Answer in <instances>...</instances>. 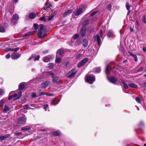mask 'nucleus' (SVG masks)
Segmentation results:
<instances>
[{
  "mask_svg": "<svg viewBox=\"0 0 146 146\" xmlns=\"http://www.w3.org/2000/svg\"><path fill=\"white\" fill-rule=\"evenodd\" d=\"M94 72L95 73H99L101 71L100 68V67H97L94 69Z\"/></svg>",
  "mask_w": 146,
  "mask_h": 146,
  "instance_id": "obj_22",
  "label": "nucleus"
},
{
  "mask_svg": "<svg viewBox=\"0 0 146 146\" xmlns=\"http://www.w3.org/2000/svg\"><path fill=\"white\" fill-rule=\"evenodd\" d=\"M128 85L130 87H132L135 88H137V86L136 85L133 83H129L128 84Z\"/></svg>",
  "mask_w": 146,
  "mask_h": 146,
  "instance_id": "obj_23",
  "label": "nucleus"
},
{
  "mask_svg": "<svg viewBox=\"0 0 146 146\" xmlns=\"http://www.w3.org/2000/svg\"><path fill=\"white\" fill-rule=\"evenodd\" d=\"M113 33L111 31H109L107 34V36L108 37H110L111 35Z\"/></svg>",
  "mask_w": 146,
  "mask_h": 146,
  "instance_id": "obj_30",
  "label": "nucleus"
},
{
  "mask_svg": "<svg viewBox=\"0 0 146 146\" xmlns=\"http://www.w3.org/2000/svg\"><path fill=\"white\" fill-rule=\"evenodd\" d=\"M4 104V100H1L0 102V106L3 105Z\"/></svg>",
  "mask_w": 146,
  "mask_h": 146,
  "instance_id": "obj_50",
  "label": "nucleus"
},
{
  "mask_svg": "<svg viewBox=\"0 0 146 146\" xmlns=\"http://www.w3.org/2000/svg\"><path fill=\"white\" fill-rule=\"evenodd\" d=\"M40 57L39 56H37L36 58H33V60H34V61H35L36 60H38L39 58H40Z\"/></svg>",
  "mask_w": 146,
  "mask_h": 146,
  "instance_id": "obj_47",
  "label": "nucleus"
},
{
  "mask_svg": "<svg viewBox=\"0 0 146 146\" xmlns=\"http://www.w3.org/2000/svg\"><path fill=\"white\" fill-rule=\"evenodd\" d=\"M12 99H13V95L12 96H9L8 98L9 100H10Z\"/></svg>",
  "mask_w": 146,
  "mask_h": 146,
  "instance_id": "obj_54",
  "label": "nucleus"
},
{
  "mask_svg": "<svg viewBox=\"0 0 146 146\" xmlns=\"http://www.w3.org/2000/svg\"><path fill=\"white\" fill-rule=\"evenodd\" d=\"M73 12L72 10H69L66 11L63 14V16L65 17L71 14Z\"/></svg>",
  "mask_w": 146,
  "mask_h": 146,
  "instance_id": "obj_7",
  "label": "nucleus"
},
{
  "mask_svg": "<svg viewBox=\"0 0 146 146\" xmlns=\"http://www.w3.org/2000/svg\"><path fill=\"white\" fill-rule=\"evenodd\" d=\"M111 69L109 65H108L106 68V74L108 75V74L110 72Z\"/></svg>",
  "mask_w": 146,
  "mask_h": 146,
  "instance_id": "obj_17",
  "label": "nucleus"
},
{
  "mask_svg": "<svg viewBox=\"0 0 146 146\" xmlns=\"http://www.w3.org/2000/svg\"><path fill=\"white\" fill-rule=\"evenodd\" d=\"M34 27L35 28V30H36L38 28V25L37 24L35 23L34 24Z\"/></svg>",
  "mask_w": 146,
  "mask_h": 146,
  "instance_id": "obj_45",
  "label": "nucleus"
},
{
  "mask_svg": "<svg viewBox=\"0 0 146 146\" xmlns=\"http://www.w3.org/2000/svg\"><path fill=\"white\" fill-rule=\"evenodd\" d=\"M46 33H44V34H43V35L42 36V38H44L46 36Z\"/></svg>",
  "mask_w": 146,
  "mask_h": 146,
  "instance_id": "obj_61",
  "label": "nucleus"
},
{
  "mask_svg": "<svg viewBox=\"0 0 146 146\" xmlns=\"http://www.w3.org/2000/svg\"><path fill=\"white\" fill-rule=\"evenodd\" d=\"M21 134V133H17L15 134V135L16 136H18L19 135H20Z\"/></svg>",
  "mask_w": 146,
  "mask_h": 146,
  "instance_id": "obj_62",
  "label": "nucleus"
},
{
  "mask_svg": "<svg viewBox=\"0 0 146 146\" xmlns=\"http://www.w3.org/2000/svg\"><path fill=\"white\" fill-rule=\"evenodd\" d=\"M86 81L90 84L93 83L95 80V77L93 75L87 74L86 76Z\"/></svg>",
  "mask_w": 146,
  "mask_h": 146,
  "instance_id": "obj_1",
  "label": "nucleus"
},
{
  "mask_svg": "<svg viewBox=\"0 0 146 146\" xmlns=\"http://www.w3.org/2000/svg\"><path fill=\"white\" fill-rule=\"evenodd\" d=\"M63 53V52L62 50L61 49L58 50L57 53L56 55V57L62 56Z\"/></svg>",
  "mask_w": 146,
  "mask_h": 146,
  "instance_id": "obj_13",
  "label": "nucleus"
},
{
  "mask_svg": "<svg viewBox=\"0 0 146 146\" xmlns=\"http://www.w3.org/2000/svg\"><path fill=\"white\" fill-rule=\"evenodd\" d=\"M8 137L7 136H0V141H2L7 138Z\"/></svg>",
  "mask_w": 146,
  "mask_h": 146,
  "instance_id": "obj_28",
  "label": "nucleus"
},
{
  "mask_svg": "<svg viewBox=\"0 0 146 146\" xmlns=\"http://www.w3.org/2000/svg\"><path fill=\"white\" fill-rule=\"evenodd\" d=\"M10 110V108L9 106L6 105H5L4 108L3 110V112L4 113H5Z\"/></svg>",
  "mask_w": 146,
  "mask_h": 146,
  "instance_id": "obj_11",
  "label": "nucleus"
},
{
  "mask_svg": "<svg viewBox=\"0 0 146 146\" xmlns=\"http://www.w3.org/2000/svg\"><path fill=\"white\" fill-rule=\"evenodd\" d=\"M133 58H134V60L135 62H137V57L136 55H133Z\"/></svg>",
  "mask_w": 146,
  "mask_h": 146,
  "instance_id": "obj_49",
  "label": "nucleus"
},
{
  "mask_svg": "<svg viewBox=\"0 0 146 146\" xmlns=\"http://www.w3.org/2000/svg\"><path fill=\"white\" fill-rule=\"evenodd\" d=\"M36 16V15L35 13H32L29 14V17L30 19H33L35 18Z\"/></svg>",
  "mask_w": 146,
  "mask_h": 146,
  "instance_id": "obj_21",
  "label": "nucleus"
},
{
  "mask_svg": "<svg viewBox=\"0 0 146 146\" xmlns=\"http://www.w3.org/2000/svg\"><path fill=\"white\" fill-rule=\"evenodd\" d=\"M32 33V32H29L28 33L25 34L23 36L25 37L27 36L30 35H31Z\"/></svg>",
  "mask_w": 146,
  "mask_h": 146,
  "instance_id": "obj_40",
  "label": "nucleus"
},
{
  "mask_svg": "<svg viewBox=\"0 0 146 146\" xmlns=\"http://www.w3.org/2000/svg\"><path fill=\"white\" fill-rule=\"evenodd\" d=\"M39 19L40 20L43 21H46V20L45 17H40L39 18Z\"/></svg>",
  "mask_w": 146,
  "mask_h": 146,
  "instance_id": "obj_43",
  "label": "nucleus"
},
{
  "mask_svg": "<svg viewBox=\"0 0 146 146\" xmlns=\"http://www.w3.org/2000/svg\"><path fill=\"white\" fill-rule=\"evenodd\" d=\"M4 93V91L1 89H0V95L3 94Z\"/></svg>",
  "mask_w": 146,
  "mask_h": 146,
  "instance_id": "obj_48",
  "label": "nucleus"
},
{
  "mask_svg": "<svg viewBox=\"0 0 146 146\" xmlns=\"http://www.w3.org/2000/svg\"><path fill=\"white\" fill-rule=\"evenodd\" d=\"M5 31V28L1 26H0V32L3 33Z\"/></svg>",
  "mask_w": 146,
  "mask_h": 146,
  "instance_id": "obj_35",
  "label": "nucleus"
},
{
  "mask_svg": "<svg viewBox=\"0 0 146 146\" xmlns=\"http://www.w3.org/2000/svg\"><path fill=\"white\" fill-rule=\"evenodd\" d=\"M10 55L9 54H8L6 55V57L8 59L10 57Z\"/></svg>",
  "mask_w": 146,
  "mask_h": 146,
  "instance_id": "obj_55",
  "label": "nucleus"
},
{
  "mask_svg": "<svg viewBox=\"0 0 146 146\" xmlns=\"http://www.w3.org/2000/svg\"><path fill=\"white\" fill-rule=\"evenodd\" d=\"M53 81L54 83H58L59 82V80L58 78L57 77H54L52 78Z\"/></svg>",
  "mask_w": 146,
  "mask_h": 146,
  "instance_id": "obj_18",
  "label": "nucleus"
},
{
  "mask_svg": "<svg viewBox=\"0 0 146 146\" xmlns=\"http://www.w3.org/2000/svg\"><path fill=\"white\" fill-rule=\"evenodd\" d=\"M46 7H44V9H45V10H46V9L48 8V7H50L48 5V4L47 3H46Z\"/></svg>",
  "mask_w": 146,
  "mask_h": 146,
  "instance_id": "obj_46",
  "label": "nucleus"
},
{
  "mask_svg": "<svg viewBox=\"0 0 146 146\" xmlns=\"http://www.w3.org/2000/svg\"><path fill=\"white\" fill-rule=\"evenodd\" d=\"M0 82L1 84H2V83H3V80L1 78H0Z\"/></svg>",
  "mask_w": 146,
  "mask_h": 146,
  "instance_id": "obj_64",
  "label": "nucleus"
},
{
  "mask_svg": "<svg viewBox=\"0 0 146 146\" xmlns=\"http://www.w3.org/2000/svg\"><path fill=\"white\" fill-rule=\"evenodd\" d=\"M108 79L110 82L113 83L116 82L117 80V79L113 76H111L109 78H108Z\"/></svg>",
  "mask_w": 146,
  "mask_h": 146,
  "instance_id": "obj_8",
  "label": "nucleus"
},
{
  "mask_svg": "<svg viewBox=\"0 0 146 146\" xmlns=\"http://www.w3.org/2000/svg\"><path fill=\"white\" fill-rule=\"evenodd\" d=\"M53 135L54 136H59L60 135V133L57 131H54L52 133Z\"/></svg>",
  "mask_w": 146,
  "mask_h": 146,
  "instance_id": "obj_27",
  "label": "nucleus"
},
{
  "mask_svg": "<svg viewBox=\"0 0 146 146\" xmlns=\"http://www.w3.org/2000/svg\"><path fill=\"white\" fill-rule=\"evenodd\" d=\"M48 104H46L45 105H44V109H46V108L47 107H48Z\"/></svg>",
  "mask_w": 146,
  "mask_h": 146,
  "instance_id": "obj_59",
  "label": "nucleus"
},
{
  "mask_svg": "<svg viewBox=\"0 0 146 146\" xmlns=\"http://www.w3.org/2000/svg\"><path fill=\"white\" fill-rule=\"evenodd\" d=\"M66 67H69V62H66L65 64Z\"/></svg>",
  "mask_w": 146,
  "mask_h": 146,
  "instance_id": "obj_57",
  "label": "nucleus"
},
{
  "mask_svg": "<svg viewBox=\"0 0 146 146\" xmlns=\"http://www.w3.org/2000/svg\"><path fill=\"white\" fill-rule=\"evenodd\" d=\"M46 95L48 96H52V94L49 93H46Z\"/></svg>",
  "mask_w": 146,
  "mask_h": 146,
  "instance_id": "obj_53",
  "label": "nucleus"
},
{
  "mask_svg": "<svg viewBox=\"0 0 146 146\" xmlns=\"http://www.w3.org/2000/svg\"><path fill=\"white\" fill-rule=\"evenodd\" d=\"M89 23V20H86L84 21L83 23V24L84 26H86Z\"/></svg>",
  "mask_w": 146,
  "mask_h": 146,
  "instance_id": "obj_31",
  "label": "nucleus"
},
{
  "mask_svg": "<svg viewBox=\"0 0 146 146\" xmlns=\"http://www.w3.org/2000/svg\"><path fill=\"white\" fill-rule=\"evenodd\" d=\"M143 22L145 23H146V21H145V16H143Z\"/></svg>",
  "mask_w": 146,
  "mask_h": 146,
  "instance_id": "obj_52",
  "label": "nucleus"
},
{
  "mask_svg": "<svg viewBox=\"0 0 146 146\" xmlns=\"http://www.w3.org/2000/svg\"><path fill=\"white\" fill-rule=\"evenodd\" d=\"M130 7V6L128 2L126 3V7L127 10H128V11L129 10Z\"/></svg>",
  "mask_w": 146,
  "mask_h": 146,
  "instance_id": "obj_36",
  "label": "nucleus"
},
{
  "mask_svg": "<svg viewBox=\"0 0 146 146\" xmlns=\"http://www.w3.org/2000/svg\"><path fill=\"white\" fill-rule=\"evenodd\" d=\"M129 53L130 55L133 56V55H135V54H134L131 52H129Z\"/></svg>",
  "mask_w": 146,
  "mask_h": 146,
  "instance_id": "obj_63",
  "label": "nucleus"
},
{
  "mask_svg": "<svg viewBox=\"0 0 146 146\" xmlns=\"http://www.w3.org/2000/svg\"><path fill=\"white\" fill-rule=\"evenodd\" d=\"M19 49V48H9L7 49V50L9 51L15 52L18 50Z\"/></svg>",
  "mask_w": 146,
  "mask_h": 146,
  "instance_id": "obj_24",
  "label": "nucleus"
},
{
  "mask_svg": "<svg viewBox=\"0 0 146 146\" xmlns=\"http://www.w3.org/2000/svg\"><path fill=\"white\" fill-rule=\"evenodd\" d=\"M50 83V81H46L42 83L41 84V87L42 88H45Z\"/></svg>",
  "mask_w": 146,
  "mask_h": 146,
  "instance_id": "obj_6",
  "label": "nucleus"
},
{
  "mask_svg": "<svg viewBox=\"0 0 146 146\" xmlns=\"http://www.w3.org/2000/svg\"><path fill=\"white\" fill-rule=\"evenodd\" d=\"M135 99L136 101L138 103H141V99L139 97H136Z\"/></svg>",
  "mask_w": 146,
  "mask_h": 146,
  "instance_id": "obj_32",
  "label": "nucleus"
},
{
  "mask_svg": "<svg viewBox=\"0 0 146 146\" xmlns=\"http://www.w3.org/2000/svg\"><path fill=\"white\" fill-rule=\"evenodd\" d=\"M42 32L41 31H39L37 33V35L38 36V37L39 38H42Z\"/></svg>",
  "mask_w": 146,
  "mask_h": 146,
  "instance_id": "obj_29",
  "label": "nucleus"
},
{
  "mask_svg": "<svg viewBox=\"0 0 146 146\" xmlns=\"http://www.w3.org/2000/svg\"><path fill=\"white\" fill-rule=\"evenodd\" d=\"M51 57L50 56H48L45 57L44 59V61L45 62H48L51 59Z\"/></svg>",
  "mask_w": 146,
  "mask_h": 146,
  "instance_id": "obj_20",
  "label": "nucleus"
},
{
  "mask_svg": "<svg viewBox=\"0 0 146 146\" xmlns=\"http://www.w3.org/2000/svg\"><path fill=\"white\" fill-rule=\"evenodd\" d=\"M46 93H44V92H42L40 93V94H39V96L41 95H46Z\"/></svg>",
  "mask_w": 146,
  "mask_h": 146,
  "instance_id": "obj_58",
  "label": "nucleus"
},
{
  "mask_svg": "<svg viewBox=\"0 0 146 146\" xmlns=\"http://www.w3.org/2000/svg\"><path fill=\"white\" fill-rule=\"evenodd\" d=\"M18 15L17 14H15L13 15V18L12 19V22L14 23L15 22L14 20H17L18 19Z\"/></svg>",
  "mask_w": 146,
  "mask_h": 146,
  "instance_id": "obj_12",
  "label": "nucleus"
},
{
  "mask_svg": "<svg viewBox=\"0 0 146 146\" xmlns=\"http://www.w3.org/2000/svg\"><path fill=\"white\" fill-rule=\"evenodd\" d=\"M22 95L21 92L19 93L18 94H15L13 95V100H15L19 99Z\"/></svg>",
  "mask_w": 146,
  "mask_h": 146,
  "instance_id": "obj_5",
  "label": "nucleus"
},
{
  "mask_svg": "<svg viewBox=\"0 0 146 146\" xmlns=\"http://www.w3.org/2000/svg\"><path fill=\"white\" fill-rule=\"evenodd\" d=\"M29 106L28 105H26L24 106H23V108L24 109H27L28 108Z\"/></svg>",
  "mask_w": 146,
  "mask_h": 146,
  "instance_id": "obj_51",
  "label": "nucleus"
},
{
  "mask_svg": "<svg viewBox=\"0 0 146 146\" xmlns=\"http://www.w3.org/2000/svg\"><path fill=\"white\" fill-rule=\"evenodd\" d=\"M55 14L54 15H52V16L48 17V20L50 21L55 16Z\"/></svg>",
  "mask_w": 146,
  "mask_h": 146,
  "instance_id": "obj_42",
  "label": "nucleus"
},
{
  "mask_svg": "<svg viewBox=\"0 0 146 146\" xmlns=\"http://www.w3.org/2000/svg\"><path fill=\"white\" fill-rule=\"evenodd\" d=\"M26 118L25 115L20 117L18 119V123L20 124H23L25 123L26 121Z\"/></svg>",
  "mask_w": 146,
  "mask_h": 146,
  "instance_id": "obj_2",
  "label": "nucleus"
},
{
  "mask_svg": "<svg viewBox=\"0 0 146 146\" xmlns=\"http://www.w3.org/2000/svg\"><path fill=\"white\" fill-rule=\"evenodd\" d=\"M79 35L77 34H76L73 36V38L74 40H76L79 37Z\"/></svg>",
  "mask_w": 146,
  "mask_h": 146,
  "instance_id": "obj_34",
  "label": "nucleus"
},
{
  "mask_svg": "<svg viewBox=\"0 0 146 146\" xmlns=\"http://www.w3.org/2000/svg\"><path fill=\"white\" fill-rule=\"evenodd\" d=\"M102 30H101L100 32V36H101V37H102Z\"/></svg>",
  "mask_w": 146,
  "mask_h": 146,
  "instance_id": "obj_60",
  "label": "nucleus"
},
{
  "mask_svg": "<svg viewBox=\"0 0 146 146\" xmlns=\"http://www.w3.org/2000/svg\"><path fill=\"white\" fill-rule=\"evenodd\" d=\"M53 66L52 64L50 63L49 64V67L50 68H52Z\"/></svg>",
  "mask_w": 146,
  "mask_h": 146,
  "instance_id": "obj_56",
  "label": "nucleus"
},
{
  "mask_svg": "<svg viewBox=\"0 0 146 146\" xmlns=\"http://www.w3.org/2000/svg\"><path fill=\"white\" fill-rule=\"evenodd\" d=\"M121 82L123 84L124 88L125 89H127L128 88V86L126 83L123 80H121Z\"/></svg>",
  "mask_w": 146,
  "mask_h": 146,
  "instance_id": "obj_26",
  "label": "nucleus"
},
{
  "mask_svg": "<svg viewBox=\"0 0 146 146\" xmlns=\"http://www.w3.org/2000/svg\"><path fill=\"white\" fill-rule=\"evenodd\" d=\"M59 101L56 98H55L51 100V104L54 105H55L57 104Z\"/></svg>",
  "mask_w": 146,
  "mask_h": 146,
  "instance_id": "obj_14",
  "label": "nucleus"
},
{
  "mask_svg": "<svg viewBox=\"0 0 146 146\" xmlns=\"http://www.w3.org/2000/svg\"><path fill=\"white\" fill-rule=\"evenodd\" d=\"M21 56L20 54H13L11 56V58L13 59H16L18 58Z\"/></svg>",
  "mask_w": 146,
  "mask_h": 146,
  "instance_id": "obj_10",
  "label": "nucleus"
},
{
  "mask_svg": "<svg viewBox=\"0 0 146 146\" xmlns=\"http://www.w3.org/2000/svg\"><path fill=\"white\" fill-rule=\"evenodd\" d=\"M98 12V11H95L93 12L90 14V16H93L94 15H95L96 13H97Z\"/></svg>",
  "mask_w": 146,
  "mask_h": 146,
  "instance_id": "obj_38",
  "label": "nucleus"
},
{
  "mask_svg": "<svg viewBox=\"0 0 146 146\" xmlns=\"http://www.w3.org/2000/svg\"><path fill=\"white\" fill-rule=\"evenodd\" d=\"M55 61L56 63H59L61 61V59L60 58L58 57L56 59Z\"/></svg>",
  "mask_w": 146,
  "mask_h": 146,
  "instance_id": "obj_37",
  "label": "nucleus"
},
{
  "mask_svg": "<svg viewBox=\"0 0 146 146\" xmlns=\"http://www.w3.org/2000/svg\"><path fill=\"white\" fill-rule=\"evenodd\" d=\"M47 74L49 75H50L51 76H52V78H53V77H54V73H53L52 72H47Z\"/></svg>",
  "mask_w": 146,
  "mask_h": 146,
  "instance_id": "obj_39",
  "label": "nucleus"
},
{
  "mask_svg": "<svg viewBox=\"0 0 146 146\" xmlns=\"http://www.w3.org/2000/svg\"><path fill=\"white\" fill-rule=\"evenodd\" d=\"M83 43L84 47H85L87 46L88 44V42L87 40L85 39L84 40Z\"/></svg>",
  "mask_w": 146,
  "mask_h": 146,
  "instance_id": "obj_25",
  "label": "nucleus"
},
{
  "mask_svg": "<svg viewBox=\"0 0 146 146\" xmlns=\"http://www.w3.org/2000/svg\"><path fill=\"white\" fill-rule=\"evenodd\" d=\"M94 40L98 41L99 44L101 40L99 35H97L94 37Z\"/></svg>",
  "mask_w": 146,
  "mask_h": 146,
  "instance_id": "obj_19",
  "label": "nucleus"
},
{
  "mask_svg": "<svg viewBox=\"0 0 146 146\" xmlns=\"http://www.w3.org/2000/svg\"><path fill=\"white\" fill-rule=\"evenodd\" d=\"M31 96L32 98H36V93L35 92H33L31 94Z\"/></svg>",
  "mask_w": 146,
  "mask_h": 146,
  "instance_id": "obj_44",
  "label": "nucleus"
},
{
  "mask_svg": "<svg viewBox=\"0 0 146 146\" xmlns=\"http://www.w3.org/2000/svg\"><path fill=\"white\" fill-rule=\"evenodd\" d=\"M25 84L24 83H22L20 84V85L19 86V89L22 90L25 88Z\"/></svg>",
  "mask_w": 146,
  "mask_h": 146,
  "instance_id": "obj_16",
  "label": "nucleus"
},
{
  "mask_svg": "<svg viewBox=\"0 0 146 146\" xmlns=\"http://www.w3.org/2000/svg\"><path fill=\"white\" fill-rule=\"evenodd\" d=\"M30 129V127H25L21 129V130L23 131H26L27 130H29Z\"/></svg>",
  "mask_w": 146,
  "mask_h": 146,
  "instance_id": "obj_41",
  "label": "nucleus"
},
{
  "mask_svg": "<svg viewBox=\"0 0 146 146\" xmlns=\"http://www.w3.org/2000/svg\"><path fill=\"white\" fill-rule=\"evenodd\" d=\"M88 60V58H85L82 60L78 64V67H81L84 65Z\"/></svg>",
  "mask_w": 146,
  "mask_h": 146,
  "instance_id": "obj_4",
  "label": "nucleus"
},
{
  "mask_svg": "<svg viewBox=\"0 0 146 146\" xmlns=\"http://www.w3.org/2000/svg\"><path fill=\"white\" fill-rule=\"evenodd\" d=\"M76 72V71L75 69H72L67 73V76L68 78H72L74 77Z\"/></svg>",
  "mask_w": 146,
  "mask_h": 146,
  "instance_id": "obj_3",
  "label": "nucleus"
},
{
  "mask_svg": "<svg viewBox=\"0 0 146 146\" xmlns=\"http://www.w3.org/2000/svg\"><path fill=\"white\" fill-rule=\"evenodd\" d=\"M83 12V9L81 8H80L77 10L75 14L76 16H78Z\"/></svg>",
  "mask_w": 146,
  "mask_h": 146,
  "instance_id": "obj_15",
  "label": "nucleus"
},
{
  "mask_svg": "<svg viewBox=\"0 0 146 146\" xmlns=\"http://www.w3.org/2000/svg\"><path fill=\"white\" fill-rule=\"evenodd\" d=\"M44 26L43 25L40 24L39 26V31H42L43 29Z\"/></svg>",
  "mask_w": 146,
  "mask_h": 146,
  "instance_id": "obj_33",
  "label": "nucleus"
},
{
  "mask_svg": "<svg viewBox=\"0 0 146 146\" xmlns=\"http://www.w3.org/2000/svg\"><path fill=\"white\" fill-rule=\"evenodd\" d=\"M86 29L84 28H82L80 32L81 36L82 37L84 36L86 34Z\"/></svg>",
  "mask_w": 146,
  "mask_h": 146,
  "instance_id": "obj_9",
  "label": "nucleus"
}]
</instances>
